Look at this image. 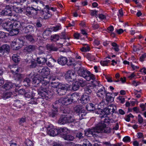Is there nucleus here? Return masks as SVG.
<instances>
[{
    "label": "nucleus",
    "instance_id": "79ce46f5",
    "mask_svg": "<svg viewBox=\"0 0 146 146\" xmlns=\"http://www.w3.org/2000/svg\"><path fill=\"white\" fill-rule=\"evenodd\" d=\"M79 87V83L78 82L76 81L73 84L72 89L74 91H76L77 90Z\"/></svg>",
    "mask_w": 146,
    "mask_h": 146
},
{
    "label": "nucleus",
    "instance_id": "f704fd0d",
    "mask_svg": "<svg viewBox=\"0 0 146 146\" xmlns=\"http://www.w3.org/2000/svg\"><path fill=\"white\" fill-rule=\"evenodd\" d=\"M52 32V31L50 29L45 30L43 33V37L44 38H46V36H49L51 34Z\"/></svg>",
    "mask_w": 146,
    "mask_h": 146
},
{
    "label": "nucleus",
    "instance_id": "f3484780",
    "mask_svg": "<svg viewBox=\"0 0 146 146\" xmlns=\"http://www.w3.org/2000/svg\"><path fill=\"white\" fill-rule=\"evenodd\" d=\"M82 104H85L88 103L90 101V96L86 94H84L82 95L80 99Z\"/></svg>",
    "mask_w": 146,
    "mask_h": 146
},
{
    "label": "nucleus",
    "instance_id": "8fccbe9b",
    "mask_svg": "<svg viewBox=\"0 0 146 146\" xmlns=\"http://www.w3.org/2000/svg\"><path fill=\"white\" fill-rule=\"evenodd\" d=\"M38 54H41L44 53L45 50V47L42 46H40L38 48Z\"/></svg>",
    "mask_w": 146,
    "mask_h": 146
},
{
    "label": "nucleus",
    "instance_id": "2f4dec72",
    "mask_svg": "<svg viewBox=\"0 0 146 146\" xmlns=\"http://www.w3.org/2000/svg\"><path fill=\"white\" fill-rule=\"evenodd\" d=\"M12 95V93L11 92H8L4 93L2 96V98L4 99L10 98Z\"/></svg>",
    "mask_w": 146,
    "mask_h": 146
},
{
    "label": "nucleus",
    "instance_id": "de8ad7c7",
    "mask_svg": "<svg viewBox=\"0 0 146 146\" xmlns=\"http://www.w3.org/2000/svg\"><path fill=\"white\" fill-rule=\"evenodd\" d=\"M31 8L30 7H27L25 9V13L27 15L29 16V15H32V12L31 11Z\"/></svg>",
    "mask_w": 146,
    "mask_h": 146
},
{
    "label": "nucleus",
    "instance_id": "4be33fe9",
    "mask_svg": "<svg viewBox=\"0 0 146 146\" xmlns=\"http://www.w3.org/2000/svg\"><path fill=\"white\" fill-rule=\"evenodd\" d=\"M10 49L9 46L7 44H5L3 45L0 47V52H7L8 53L10 51Z\"/></svg>",
    "mask_w": 146,
    "mask_h": 146
},
{
    "label": "nucleus",
    "instance_id": "09e8293b",
    "mask_svg": "<svg viewBox=\"0 0 146 146\" xmlns=\"http://www.w3.org/2000/svg\"><path fill=\"white\" fill-rule=\"evenodd\" d=\"M31 99L29 100L28 103L33 105L37 104V99L36 98H33V97L31 98Z\"/></svg>",
    "mask_w": 146,
    "mask_h": 146
},
{
    "label": "nucleus",
    "instance_id": "ddd939ff",
    "mask_svg": "<svg viewBox=\"0 0 146 146\" xmlns=\"http://www.w3.org/2000/svg\"><path fill=\"white\" fill-rule=\"evenodd\" d=\"M68 89V87L65 85H62L57 89L56 92L59 95H63L65 94Z\"/></svg>",
    "mask_w": 146,
    "mask_h": 146
},
{
    "label": "nucleus",
    "instance_id": "20e7f679",
    "mask_svg": "<svg viewBox=\"0 0 146 146\" xmlns=\"http://www.w3.org/2000/svg\"><path fill=\"white\" fill-rule=\"evenodd\" d=\"M38 94L42 98H45L46 100L50 99L52 95V93L50 90L41 89L38 91Z\"/></svg>",
    "mask_w": 146,
    "mask_h": 146
},
{
    "label": "nucleus",
    "instance_id": "6e6552de",
    "mask_svg": "<svg viewBox=\"0 0 146 146\" xmlns=\"http://www.w3.org/2000/svg\"><path fill=\"white\" fill-rule=\"evenodd\" d=\"M12 6L8 5H6L5 9L1 12V15H7L12 16L14 15L12 13Z\"/></svg>",
    "mask_w": 146,
    "mask_h": 146
},
{
    "label": "nucleus",
    "instance_id": "412c9836",
    "mask_svg": "<svg viewBox=\"0 0 146 146\" xmlns=\"http://www.w3.org/2000/svg\"><path fill=\"white\" fill-rule=\"evenodd\" d=\"M79 96L78 94L75 93L72 94L70 97L69 98L71 104L73 101H76L79 99Z\"/></svg>",
    "mask_w": 146,
    "mask_h": 146
},
{
    "label": "nucleus",
    "instance_id": "e2e57ef3",
    "mask_svg": "<svg viewBox=\"0 0 146 146\" xmlns=\"http://www.w3.org/2000/svg\"><path fill=\"white\" fill-rule=\"evenodd\" d=\"M19 123L20 125H22L23 123L25 122L26 121V118L25 117H23L21 118H19Z\"/></svg>",
    "mask_w": 146,
    "mask_h": 146
},
{
    "label": "nucleus",
    "instance_id": "e433bc0d",
    "mask_svg": "<svg viewBox=\"0 0 146 146\" xmlns=\"http://www.w3.org/2000/svg\"><path fill=\"white\" fill-rule=\"evenodd\" d=\"M59 36L57 35H53L51 36L50 38V40L51 41L53 42H56L59 39Z\"/></svg>",
    "mask_w": 146,
    "mask_h": 146
},
{
    "label": "nucleus",
    "instance_id": "37998d69",
    "mask_svg": "<svg viewBox=\"0 0 146 146\" xmlns=\"http://www.w3.org/2000/svg\"><path fill=\"white\" fill-rule=\"evenodd\" d=\"M87 58L90 61H93L95 60V57L91 54L88 53L86 56Z\"/></svg>",
    "mask_w": 146,
    "mask_h": 146
},
{
    "label": "nucleus",
    "instance_id": "680f3d73",
    "mask_svg": "<svg viewBox=\"0 0 146 146\" xmlns=\"http://www.w3.org/2000/svg\"><path fill=\"white\" fill-rule=\"evenodd\" d=\"M110 107H111V112L113 113H116L117 112L116 111V107L114 105L111 104L110 106Z\"/></svg>",
    "mask_w": 146,
    "mask_h": 146
},
{
    "label": "nucleus",
    "instance_id": "aec40b11",
    "mask_svg": "<svg viewBox=\"0 0 146 146\" xmlns=\"http://www.w3.org/2000/svg\"><path fill=\"white\" fill-rule=\"evenodd\" d=\"M52 111L49 113V116L50 117H54L58 114V109L56 106H53Z\"/></svg>",
    "mask_w": 146,
    "mask_h": 146
},
{
    "label": "nucleus",
    "instance_id": "774afa93",
    "mask_svg": "<svg viewBox=\"0 0 146 146\" xmlns=\"http://www.w3.org/2000/svg\"><path fill=\"white\" fill-rule=\"evenodd\" d=\"M138 120L140 124H141L143 122V119L140 114L138 115Z\"/></svg>",
    "mask_w": 146,
    "mask_h": 146
},
{
    "label": "nucleus",
    "instance_id": "49530a36",
    "mask_svg": "<svg viewBox=\"0 0 146 146\" xmlns=\"http://www.w3.org/2000/svg\"><path fill=\"white\" fill-rule=\"evenodd\" d=\"M12 59L14 62L17 63L19 61L20 58L17 54H14L12 56Z\"/></svg>",
    "mask_w": 146,
    "mask_h": 146
},
{
    "label": "nucleus",
    "instance_id": "72a5a7b5",
    "mask_svg": "<svg viewBox=\"0 0 146 146\" xmlns=\"http://www.w3.org/2000/svg\"><path fill=\"white\" fill-rule=\"evenodd\" d=\"M31 8V11L32 12V14L36 15L37 13V11L39 10H41V8L37 7H33V6H31L30 7Z\"/></svg>",
    "mask_w": 146,
    "mask_h": 146
},
{
    "label": "nucleus",
    "instance_id": "c756f323",
    "mask_svg": "<svg viewBox=\"0 0 146 146\" xmlns=\"http://www.w3.org/2000/svg\"><path fill=\"white\" fill-rule=\"evenodd\" d=\"M62 138L65 140L70 141H72L74 139V137L73 136L67 134L63 135L62 136Z\"/></svg>",
    "mask_w": 146,
    "mask_h": 146
},
{
    "label": "nucleus",
    "instance_id": "58836bf2",
    "mask_svg": "<svg viewBox=\"0 0 146 146\" xmlns=\"http://www.w3.org/2000/svg\"><path fill=\"white\" fill-rule=\"evenodd\" d=\"M29 67L30 68H35L37 65V62L35 61H31L29 62Z\"/></svg>",
    "mask_w": 146,
    "mask_h": 146
},
{
    "label": "nucleus",
    "instance_id": "b1692460",
    "mask_svg": "<svg viewBox=\"0 0 146 146\" xmlns=\"http://www.w3.org/2000/svg\"><path fill=\"white\" fill-rule=\"evenodd\" d=\"M94 104L92 103H89L86 106V109L88 111H92L95 109V103L96 102H94Z\"/></svg>",
    "mask_w": 146,
    "mask_h": 146
},
{
    "label": "nucleus",
    "instance_id": "dca6fc26",
    "mask_svg": "<svg viewBox=\"0 0 146 146\" xmlns=\"http://www.w3.org/2000/svg\"><path fill=\"white\" fill-rule=\"evenodd\" d=\"M42 78L39 76V74H37L35 76L33 79V84L35 86L38 85L40 83Z\"/></svg>",
    "mask_w": 146,
    "mask_h": 146
},
{
    "label": "nucleus",
    "instance_id": "7c9ffc66",
    "mask_svg": "<svg viewBox=\"0 0 146 146\" xmlns=\"http://www.w3.org/2000/svg\"><path fill=\"white\" fill-rule=\"evenodd\" d=\"M37 63L39 64H43L46 62V59L44 57H39L37 58Z\"/></svg>",
    "mask_w": 146,
    "mask_h": 146
},
{
    "label": "nucleus",
    "instance_id": "bf43d9fd",
    "mask_svg": "<svg viewBox=\"0 0 146 146\" xmlns=\"http://www.w3.org/2000/svg\"><path fill=\"white\" fill-rule=\"evenodd\" d=\"M51 84L52 86L54 87H57L59 84V83L56 80L53 81L51 82Z\"/></svg>",
    "mask_w": 146,
    "mask_h": 146
},
{
    "label": "nucleus",
    "instance_id": "6e6d98bb",
    "mask_svg": "<svg viewBox=\"0 0 146 146\" xmlns=\"http://www.w3.org/2000/svg\"><path fill=\"white\" fill-rule=\"evenodd\" d=\"M19 41H20L21 44H22L23 43V41L22 40H20L19 39H18L17 40H14L11 43V46H14L15 45H16L17 42H18Z\"/></svg>",
    "mask_w": 146,
    "mask_h": 146
},
{
    "label": "nucleus",
    "instance_id": "f257e3e1",
    "mask_svg": "<svg viewBox=\"0 0 146 146\" xmlns=\"http://www.w3.org/2000/svg\"><path fill=\"white\" fill-rule=\"evenodd\" d=\"M110 133V128L106 127V125L103 123H98L94 128L88 129L85 131V134L88 137L91 136H97L99 133Z\"/></svg>",
    "mask_w": 146,
    "mask_h": 146
},
{
    "label": "nucleus",
    "instance_id": "a18cd8bd",
    "mask_svg": "<svg viewBox=\"0 0 146 146\" xmlns=\"http://www.w3.org/2000/svg\"><path fill=\"white\" fill-rule=\"evenodd\" d=\"M85 91L86 92L84 94H86L87 95L88 94H91L92 93V91L91 88L88 86L86 87L85 89Z\"/></svg>",
    "mask_w": 146,
    "mask_h": 146
},
{
    "label": "nucleus",
    "instance_id": "f03ea898",
    "mask_svg": "<svg viewBox=\"0 0 146 146\" xmlns=\"http://www.w3.org/2000/svg\"><path fill=\"white\" fill-rule=\"evenodd\" d=\"M78 70V75L85 78L86 80L90 81V80L95 79L94 75L91 74L90 72L84 68H80Z\"/></svg>",
    "mask_w": 146,
    "mask_h": 146
},
{
    "label": "nucleus",
    "instance_id": "39448f33",
    "mask_svg": "<svg viewBox=\"0 0 146 146\" xmlns=\"http://www.w3.org/2000/svg\"><path fill=\"white\" fill-rule=\"evenodd\" d=\"M55 105H57L58 107V105L61 106L62 105H68L71 104L69 98L67 97L61 98L58 100H56L54 102Z\"/></svg>",
    "mask_w": 146,
    "mask_h": 146
},
{
    "label": "nucleus",
    "instance_id": "338daca9",
    "mask_svg": "<svg viewBox=\"0 0 146 146\" xmlns=\"http://www.w3.org/2000/svg\"><path fill=\"white\" fill-rule=\"evenodd\" d=\"M46 64L49 67H53L54 65V64L52 63V61L50 60L46 62Z\"/></svg>",
    "mask_w": 146,
    "mask_h": 146
},
{
    "label": "nucleus",
    "instance_id": "864d4df0",
    "mask_svg": "<svg viewBox=\"0 0 146 146\" xmlns=\"http://www.w3.org/2000/svg\"><path fill=\"white\" fill-rule=\"evenodd\" d=\"M63 42H62L61 43H57L58 45H59V44L61 46H62L63 45V44H64V45L66 46H68L70 45V42H68L67 41H66V40H65L62 41Z\"/></svg>",
    "mask_w": 146,
    "mask_h": 146
},
{
    "label": "nucleus",
    "instance_id": "4c0bfd02",
    "mask_svg": "<svg viewBox=\"0 0 146 146\" xmlns=\"http://www.w3.org/2000/svg\"><path fill=\"white\" fill-rule=\"evenodd\" d=\"M87 114L86 112L84 109L81 112L79 113V115L80 117V119H83Z\"/></svg>",
    "mask_w": 146,
    "mask_h": 146
},
{
    "label": "nucleus",
    "instance_id": "ea45409f",
    "mask_svg": "<svg viewBox=\"0 0 146 146\" xmlns=\"http://www.w3.org/2000/svg\"><path fill=\"white\" fill-rule=\"evenodd\" d=\"M13 28V25L12 24L7 23L6 24V29L7 31L10 32Z\"/></svg>",
    "mask_w": 146,
    "mask_h": 146
},
{
    "label": "nucleus",
    "instance_id": "393cba45",
    "mask_svg": "<svg viewBox=\"0 0 146 146\" xmlns=\"http://www.w3.org/2000/svg\"><path fill=\"white\" fill-rule=\"evenodd\" d=\"M46 47L47 50L50 51H56L58 50V48L55 47L53 44H48L46 45Z\"/></svg>",
    "mask_w": 146,
    "mask_h": 146
},
{
    "label": "nucleus",
    "instance_id": "1a4fd4ad",
    "mask_svg": "<svg viewBox=\"0 0 146 146\" xmlns=\"http://www.w3.org/2000/svg\"><path fill=\"white\" fill-rule=\"evenodd\" d=\"M39 75L42 78L44 77H46V76L49 75L50 73V70L49 68L46 67H44L42 69L39 70L38 71Z\"/></svg>",
    "mask_w": 146,
    "mask_h": 146
},
{
    "label": "nucleus",
    "instance_id": "4d7b16f0",
    "mask_svg": "<svg viewBox=\"0 0 146 146\" xmlns=\"http://www.w3.org/2000/svg\"><path fill=\"white\" fill-rule=\"evenodd\" d=\"M25 144L27 146H33L34 145L32 141L29 139L26 140Z\"/></svg>",
    "mask_w": 146,
    "mask_h": 146
},
{
    "label": "nucleus",
    "instance_id": "0e129e2a",
    "mask_svg": "<svg viewBox=\"0 0 146 146\" xmlns=\"http://www.w3.org/2000/svg\"><path fill=\"white\" fill-rule=\"evenodd\" d=\"M83 146H92V144L88 140L84 141L82 145Z\"/></svg>",
    "mask_w": 146,
    "mask_h": 146
},
{
    "label": "nucleus",
    "instance_id": "6ab92c4d",
    "mask_svg": "<svg viewBox=\"0 0 146 146\" xmlns=\"http://www.w3.org/2000/svg\"><path fill=\"white\" fill-rule=\"evenodd\" d=\"M68 60L67 58L63 56H61L60 58L58 60V63L62 66L65 65L67 64Z\"/></svg>",
    "mask_w": 146,
    "mask_h": 146
},
{
    "label": "nucleus",
    "instance_id": "3c124183",
    "mask_svg": "<svg viewBox=\"0 0 146 146\" xmlns=\"http://www.w3.org/2000/svg\"><path fill=\"white\" fill-rule=\"evenodd\" d=\"M23 8H21L20 7H15L14 8V11L17 13H20L23 11Z\"/></svg>",
    "mask_w": 146,
    "mask_h": 146
},
{
    "label": "nucleus",
    "instance_id": "a19ab883",
    "mask_svg": "<svg viewBox=\"0 0 146 146\" xmlns=\"http://www.w3.org/2000/svg\"><path fill=\"white\" fill-rule=\"evenodd\" d=\"M14 75V77L16 80H19L23 77V75L20 73H16Z\"/></svg>",
    "mask_w": 146,
    "mask_h": 146
},
{
    "label": "nucleus",
    "instance_id": "c03bdc74",
    "mask_svg": "<svg viewBox=\"0 0 146 146\" xmlns=\"http://www.w3.org/2000/svg\"><path fill=\"white\" fill-rule=\"evenodd\" d=\"M24 95L25 98H31L32 97V92H31L27 90L25 91Z\"/></svg>",
    "mask_w": 146,
    "mask_h": 146
},
{
    "label": "nucleus",
    "instance_id": "603ef678",
    "mask_svg": "<svg viewBox=\"0 0 146 146\" xmlns=\"http://www.w3.org/2000/svg\"><path fill=\"white\" fill-rule=\"evenodd\" d=\"M92 85L93 87H96L97 88V87H99L100 85H102L100 84L99 81L94 80L92 82Z\"/></svg>",
    "mask_w": 146,
    "mask_h": 146
},
{
    "label": "nucleus",
    "instance_id": "5701e85b",
    "mask_svg": "<svg viewBox=\"0 0 146 146\" xmlns=\"http://www.w3.org/2000/svg\"><path fill=\"white\" fill-rule=\"evenodd\" d=\"M21 69L20 68L18 67L17 65H13L11 68V72L14 74L19 72Z\"/></svg>",
    "mask_w": 146,
    "mask_h": 146
},
{
    "label": "nucleus",
    "instance_id": "c9c22d12",
    "mask_svg": "<svg viewBox=\"0 0 146 146\" xmlns=\"http://www.w3.org/2000/svg\"><path fill=\"white\" fill-rule=\"evenodd\" d=\"M19 33V29L17 28H13V29L9 32L10 34L12 36L16 35Z\"/></svg>",
    "mask_w": 146,
    "mask_h": 146
},
{
    "label": "nucleus",
    "instance_id": "13d9d810",
    "mask_svg": "<svg viewBox=\"0 0 146 146\" xmlns=\"http://www.w3.org/2000/svg\"><path fill=\"white\" fill-rule=\"evenodd\" d=\"M78 82L79 84H80L82 87L84 86L86 84V81L83 80L79 79Z\"/></svg>",
    "mask_w": 146,
    "mask_h": 146
},
{
    "label": "nucleus",
    "instance_id": "0eeeda50",
    "mask_svg": "<svg viewBox=\"0 0 146 146\" xmlns=\"http://www.w3.org/2000/svg\"><path fill=\"white\" fill-rule=\"evenodd\" d=\"M40 83L41 84L40 89L50 90L51 86H49V79L47 77L42 78Z\"/></svg>",
    "mask_w": 146,
    "mask_h": 146
},
{
    "label": "nucleus",
    "instance_id": "473e14b6",
    "mask_svg": "<svg viewBox=\"0 0 146 146\" xmlns=\"http://www.w3.org/2000/svg\"><path fill=\"white\" fill-rule=\"evenodd\" d=\"M13 105L14 106L17 108V109H18V108L20 109L21 108L22 104L19 100H17L15 101Z\"/></svg>",
    "mask_w": 146,
    "mask_h": 146
},
{
    "label": "nucleus",
    "instance_id": "4468645a",
    "mask_svg": "<svg viewBox=\"0 0 146 146\" xmlns=\"http://www.w3.org/2000/svg\"><path fill=\"white\" fill-rule=\"evenodd\" d=\"M37 48V47L36 45H27L24 49L25 52L28 53H30L36 50Z\"/></svg>",
    "mask_w": 146,
    "mask_h": 146
},
{
    "label": "nucleus",
    "instance_id": "7ed1b4c3",
    "mask_svg": "<svg viewBox=\"0 0 146 146\" xmlns=\"http://www.w3.org/2000/svg\"><path fill=\"white\" fill-rule=\"evenodd\" d=\"M75 119L73 117L69 115H62L58 121V123L60 124H64L67 123L75 122Z\"/></svg>",
    "mask_w": 146,
    "mask_h": 146
},
{
    "label": "nucleus",
    "instance_id": "a878e982",
    "mask_svg": "<svg viewBox=\"0 0 146 146\" xmlns=\"http://www.w3.org/2000/svg\"><path fill=\"white\" fill-rule=\"evenodd\" d=\"M13 85L12 83L10 82H7L2 86L3 88L6 90H8L11 89L13 87Z\"/></svg>",
    "mask_w": 146,
    "mask_h": 146
},
{
    "label": "nucleus",
    "instance_id": "69168bd1",
    "mask_svg": "<svg viewBox=\"0 0 146 146\" xmlns=\"http://www.w3.org/2000/svg\"><path fill=\"white\" fill-rule=\"evenodd\" d=\"M95 100L96 101L95 102V105H98L101 107H103L104 104V102H100L99 103H98V100L97 99H96Z\"/></svg>",
    "mask_w": 146,
    "mask_h": 146
},
{
    "label": "nucleus",
    "instance_id": "bb28decb",
    "mask_svg": "<svg viewBox=\"0 0 146 146\" xmlns=\"http://www.w3.org/2000/svg\"><path fill=\"white\" fill-rule=\"evenodd\" d=\"M111 94L107 93L106 95V98L107 101L111 103L114 101V98L111 96Z\"/></svg>",
    "mask_w": 146,
    "mask_h": 146
},
{
    "label": "nucleus",
    "instance_id": "a211bd4d",
    "mask_svg": "<svg viewBox=\"0 0 146 146\" xmlns=\"http://www.w3.org/2000/svg\"><path fill=\"white\" fill-rule=\"evenodd\" d=\"M24 24L22 23V28L23 29V31L24 33H29V32L32 31L33 30V26L31 25H29L25 27L24 25Z\"/></svg>",
    "mask_w": 146,
    "mask_h": 146
},
{
    "label": "nucleus",
    "instance_id": "5fc2aeb1",
    "mask_svg": "<svg viewBox=\"0 0 146 146\" xmlns=\"http://www.w3.org/2000/svg\"><path fill=\"white\" fill-rule=\"evenodd\" d=\"M111 45L114 47L113 48L114 49L115 51L118 52L119 50V46H118L116 43L115 42H113L111 44Z\"/></svg>",
    "mask_w": 146,
    "mask_h": 146
},
{
    "label": "nucleus",
    "instance_id": "423d86ee",
    "mask_svg": "<svg viewBox=\"0 0 146 146\" xmlns=\"http://www.w3.org/2000/svg\"><path fill=\"white\" fill-rule=\"evenodd\" d=\"M65 78L68 81H72L76 79V75L74 71L68 70L65 74Z\"/></svg>",
    "mask_w": 146,
    "mask_h": 146
},
{
    "label": "nucleus",
    "instance_id": "cd10ccee",
    "mask_svg": "<svg viewBox=\"0 0 146 146\" xmlns=\"http://www.w3.org/2000/svg\"><path fill=\"white\" fill-rule=\"evenodd\" d=\"M74 111L77 113H79L81 112L83 110H84L83 107L81 106L78 105L76 106L74 108Z\"/></svg>",
    "mask_w": 146,
    "mask_h": 146
},
{
    "label": "nucleus",
    "instance_id": "c85d7f7f",
    "mask_svg": "<svg viewBox=\"0 0 146 146\" xmlns=\"http://www.w3.org/2000/svg\"><path fill=\"white\" fill-rule=\"evenodd\" d=\"M25 37L27 40L31 43H33L35 42V40L32 35L30 34L27 35L25 36Z\"/></svg>",
    "mask_w": 146,
    "mask_h": 146
},
{
    "label": "nucleus",
    "instance_id": "9d476101",
    "mask_svg": "<svg viewBox=\"0 0 146 146\" xmlns=\"http://www.w3.org/2000/svg\"><path fill=\"white\" fill-rule=\"evenodd\" d=\"M100 87H97L98 91H97V95L99 97L103 98L106 95V91L105 88L102 85H100Z\"/></svg>",
    "mask_w": 146,
    "mask_h": 146
},
{
    "label": "nucleus",
    "instance_id": "9b49d317",
    "mask_svg": "<svg viewBox=\"0 0 146 146\" xmlns=\"http://www.w3.org/2000/svg\"><path fill=\"white\" fill-rule=\"evenodd\" d=\"M45 7L42 10V15L44 19H46L52 16V14L49 11L50 7L48 5H46Z\"/></svg>",
    "mask_w": 146,
    "mask_h": 146
},
{
    "label": "nucleus",
    "instance_id": "2eb2a0df",
    "mask_svg": "<svg viewBox=\"0 0 146 146\" xmlns=\"http://www.w3.org/2000/svg\"><path fill=\"white\" fill-rule=\"evenodd\" d=\"M111 107L109 106L108 108H106L104 109L103 111H101V113H100L101 115V116L100 117H106L107 115H109L111 112Z\"/></svg>",
    "mask_w": 146,
    "mask_h": 146
},
{
    "label": "nucleus",
    "instance_id": "f8f14e48",
    "mask_svg": "<svg viewBox=\"0 0 146 146\" xmlns=\"http://www.w3.org/2000/svg\"><path fill=\"white\" fill-rule=\"evenodd\" d=\"M57 129L54 128L53 126H49L47 128V133L50 136H54L58 135Z\"/></svg>",
    "mask_w": 146,
    "mask_h": 146
},
{
    "label": "nucleus",
    "instance_id": "052dcab7",
    "mask_svg": "<svg viewBox=\"0 0 146 146\" xmlns=\"http://www.w3.org/2000/svg\"><path fill=\"white\" fill-rule=\"evenodd\" d=\"M31 81V80L29 78H26L23 81L24 85L25 86L29 85Z\"/></svg>",
    "mask_w": 146,
    "mask_h": 146
}]
</instances>
